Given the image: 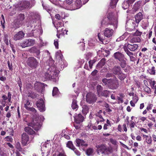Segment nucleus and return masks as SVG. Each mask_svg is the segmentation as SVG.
Wrapping results in <instances>:
<instances>
[{
    "mask_svg": "<svg viewBox=\"0 0 156 156\" xmlns=\"http://www.w3.org/2000/svg\"><path fill=\"white\" fill-rule=\"evenodd\" d=\"M59 72L55 67H50L44 73V77L46 79H54L58 76Z\"/></svg>",
    "mask_w": 156,
    "mask_h": 156,
    "instance_id": "f257e3e1",
    "label": "nucleus"
},
{
    "mask_svg": "<svg viewBox=\"0 0 156 156\" xmlns=\"http://www.w3.org/2000/svg\"><path fill=\"white\" fill-rule=\"evenodd\" d=\"M114 57L120 62V65L122 68H125L126 65V58L122 53L117 52L114 53Z\"/></svg>",
    "mask_w": 156,
    "mask_h": 156,
    "instance_id": "f03ea898",
    "label": "nucleus"
},
{
    "mask_svg": "<svg viewBox=\"0 0 156 156\" xmlns=\"http://www.w3.org/2000/svg\"><path fill=\"white\" fill-rule=\"evenodd\" d=\"M143 19V16L141 13L139 12L137 13L135 16V21L134 20H129L126 21V27L129 26V24H132L134 27V28L137 27L138 24L140 21Z\"/></svg>",
    "mask_w": 156,
    "mask_h": 156,
    "instance_id": "7ed1b4c3",
    "label": "nucleus"
},
{
    "mask_svg": "<svg viewBox=\"0 0 156 156\" xmlns=\"http://www.w3.org/2000/svg\"><path fill=\"white\" fill-rule=\"evenodd\" d=\"M25 18L24 15L23 14H20L17 17V19L15 20L12 23L13 27L15 29L19 28L23 24V20Z\"/></svg>",
    "mask_w": 156,
    "mask_h": 156,
    "instance_id": "20e7f679",
    "label": "nucleus"
},
{
    "mask_svg": "<svg viewBox=\"0 0 156 156\" xmlns=\"http://www.w3.org/2000/svg\"><path fill=\"white\" fill-rule=\"evenodd\" d=\"M96 147L97 152L99 154L103 153L108 154L112 152V149L110 148L107 147L104 145H97Z\"/></svg>",
    "mask_w": 156,
    "mask_h": 156,
    "instance_id": "39448f33",
    "label": "nucleus"
},
{
    "mask_svg": "<svg viewBox=\"0 0 156 156\" xmlns=\"http://www.w3.org/2000/svg\"><path fill=\"white\" fill-rule=\"evenodd\" d=\"M27 64L32 68H36L38 66L39 62L34 57H30L28 59Z\"/></svg>",
    "mask_w": 156,
    "mask_h": 156,
    "instance_id": "423d86ee",
    "label": "nucleus"
},
{
    "mask_svg": "<svg viewBox=\"0 0 156 156\" xmlns=\"http://www.w3.org/2000/svg\"><path fill=\"white\" fill-rule=\"evenodd\" d=\"M28 126L32 127L35 130H38L41 127V122L40 120H38L37 118L35 119L32 122L29 123Z\"/></svg>",
    "mask_w": 156,
    "mask_h": 156,
    "instance_id": "0eeeda50",
    "label": "nucleus"
},
{
    "mask_svg": "<svg viewBox=\"0 0 156 156\" xmlns=\"http://www.w3.org/2000/svg\"><path fill=\"white\" fill-rule=\"evenodd\" d=\"M113 13L111 12L108 14V17L105 18L101 22V25L102 27H105L106 25L109 24L113 20Z\"/></svg>",
    "mask_w": 156,
    "mask_h": 156,
    "instance_id": "6e6552de",
    "label": "nucleus"
},
{
    "mask_svg": "<svg viewBox=\"0 0 156 156\" xmlns=\"http://www.w3.org/2000/svg\"><path fill=\"white\" fill-rule=\"evenodd\" d=\"M34 43L35 41L34 39H26L20 43V45L22 48H25L32 46Z\"/></svg>",
    "mask_w": 156,
    "mask_h": 156,
    "instance_id": "1a4fd4ad",
    "label": "nucleus"
},
{
    "mask_svg": "<svg viewBox=\"0 0 156 156\" xmlns=\"http://www.w3.org/2000/svg\"><path fill=\"white\" fill-rule=\"evenodd\" d=\"M119 86V82L118 79L115 78L112 79L110 84L108 86L109 88L115 90L117 89Z\"/></svg>",
    "mask_w": 156,
    "mask_h": 156,
    "instance_id": "9d476101",
    "label": "nucleus"
},
{
    "mask_svg": "<svg viewBox=\"0 0 156 156\" xmlns=\"http://www.w3.org/2000/svg\"><path fill=\"white\" fill-rule=\"evenodd\" d=\"M29 139V137L26 133H23L22 134L21 143L23 146H26L30 143Z\"/></svg>",
    "mask_w": 156,
    "mask_h": 156,
    "instance_id": "9b49d317",
    "label": "nucleus"
},
{
    "mask_svg": "<svg viewBox=\"0 0 156 156\" xmlns=\"http://www.w3.org/2000/svg\"><path fill=\"white\" fill-rule=\"evenodd\" d=\"M18 6L20 10L28 9L31 7V6H30V2L28 1H23L20 2Z\"/></svg>",
    "mask_w": 156,
    "mask_h": 156,
    "instance_id": "f8f14e48",
    "label": "nucleus"
},
{
    "mask_svg": "<svg viewBox=\"0 0 156 156\" xmlns=\"http://www.w3.org/2000/svg\"><path fill=\"white\" fill-rule=\"evenodd\" d=\"M96 98L94 94L88 93L86 96V101L89 103H92L95 101Z\"/></svg>",
    "mask_w": 156,
    "mask_h": 156,
    "instance_id": "ddd939ff",
    "label": "nucleus"
},
{
    "mask_svg": "<svg viewBox=\"0 0 156 156\" xmlns=\"http://www.w3.org/2000/svg\"><path fill=\"white\" fill-rule=\"evenodd\" d=\"M37 106L40 112H43L45 111V105L42 99H41L38 101L37 103Z\"/></svg>",
    "mask_w": 156,
    "mask_h": 156,
    "instance_id": "4468645a",
    "label": "nucleus"
},
{
    "mask_svg": "<svg viewBox=\"0 0 156 156\" xmlns=\"http://www.w3.org/2000/svg\"><path fill=\"white\" fill-rule=\"evenodd\" d=\"M25 34V33L22 31H20L15 34L13 37L14 40L15 41L21 40L24 37Z\"/></svg>",
    "mask_w": 156,
    "mask_h": 156,
    "instance_id": "2eb2a0df",
    "label": "nucleus"
},
{
    "mask_svg": "<svg viewBox=\"0 0 156 156\" xmlns=\"http://www.w3.org/2000/svg\"><path fill=\"white\" fill-rule=\"evenodd\" d=\"M69 16V14L66 13L63 11L59 12L58 14L55 15V18L56 19L60 20L63 19H65L66 17Z\"/></svg>",
    "mask_w": 156,
    "mask_h": 156,
    "instance_id": "dca6fc26",
    "label": "nucleus"
},
{
    "mask_svg": "<svg viewBox=\"0 0 156 156\" xmlns=\"http://www.w3.org/2000/svg\"><path fill=\"white\" fill-rule=\"evenodd\" d=\"M113 34V30L112 29L108 28H106L104 30V34L105 37H111Z\"/></svg>",
    "mask_w": 156,
    "mask_h": 156,
    "instance_id": "f3484780",
    "label": "nucleus"
},
{
    "mask_svg": "<svg viewBox=\"0 0 156 156\" xmlns=\"http://www.w3.org/2000/svg\"><path fill=\"white\" fill-rule=\"evenodd\" d=\"M76 146L79 147L80 146L86 147L87 146V144L84 140L79 139H76Z\"/></svg>",
    "mask_w": 156,
    "mask_h": 156,
    "instance_id": "a211bd4d",
    "label": "nucleus"
},
{
    "mask_svg": "<svg viewBox=\"0 0 156 156\" xmlns=\"http://www.w3.org/2000/svg\"><path fill=\"white\" fill-rule=\"evenodd\" d=\"M64 24L62 22L59 21L57 22L56 24L55 25V27L57 29L58 32H60V31L62 32L63 30V28H62L63 27Z\"/></svg>",
    "mask_w": 156,
    "mask_h": 156,
    "instance_id": "6ab92c4d",
    "label": "nucleus"
},
{
    "mask_svg": "<svg viewBox=\"0 0 156 156\" xmlns=\"http://www.w3.org/2000/svg\"><path fill=\"white\" fill-rule=\"evenodd\" d=\"M122 69L119 66H115L112 69V72L113 74L117 75L122 72Z\"/></svg>",
    "mask_w": 156,
    "mask_h": 156,
    "instance_id": "aec40b11",
    "label": "nucleus"
},
{
    "mask_svg": "<svg viewBox=\"0 0 156 156\" xmlns=\"http://www.w3.org/2000/svg\"><path fill=\"white\" fill-rule=\"evenodd\" d=\"M127 47L128 49L131 51H134L137 49L138 46L136 44H130L128 43H127Z\"/></svg>",
    "mask_w": 156,
    "mask_h": 156,
    "instance_id": "412c9836",
    "label": "nucleus"
},
{
    "mask_svg": "<svg viewBox=\"0 0 156 156\" xmlns=\"http://www.w3.org/2000/svg\"><path fill=\"white\" fill-rule=\"evenodd\" d=\"M43 32V30L41 27H39L38 29H35L33 31V34L31 36H37L41 34Z\"/></svg>",
    "mask_w": 156,
    "mask_h": 156,
    "instance_id": "4be33fe9",
    "label": "nucleus"
},
{
    "mask_svg": "<svg viewBox=\"0 0 156 156\" xmlns=\"http://www.w3.org/2000/svg\"><path fill=\"white\" fill-rule=\"evenodd\" d=\"M83 120V117L80 114H78L75 117V121L77 124L82 122Z\"/></svg>",
    "mask_w": 156,
    "mask_h": 156,
    "instance_id": "5701e85b",
    "label": "nucleus"
},
{
    "mask_svg": "<svg viewBox=\"0 0 156 156\" xmlns=\"http://www.w3.org/2000/svg\"><path fill=\"white\" fill-rule=\"evenodd\" d=\"M105 63V59L104 58L102 59L100 62L97 65L96 68L97 69H100L101 68L104 66Z\"/></svg>",
    "mask_w": 156,
    "mask_h": 156,
    "instance_id": "b1692460",
    "label": "nucleus"
},
{
    "mask_svg": "<svg viewBox=\"0 0 156 156\" xmlns=\"http://www.w3.org/2000/svg\"><path fill=\"white\" fill-rule=\"evenodd\" d=\"M82 113L84 115H86L89 112V108L88 106L86 105H83L82 106Z\"/></svg>",
    "mask_w": 156,
    "mask_h": 156,
    "instance_id": "393cba45",
    "label": "nucleus"
},
{
    "mask_svg": "<svg viewBox=\"0 0 156 156\" xmlns=\"http://www.w3.org/2000/svg\"><path fill=\"white\" fill-rule=\"evenodd\" d=\"M44 83H41L39 82H36L34 85V88L36 90L40 89L42 87H44Z\"/></svg>",
    "mask_w": 156,
    "mask_h": 156,
    "instance_id": "a878e982",
    "label": "nucleus"
},
{
    "mask_svg": "<svg viewBox=\"0 0 156 156\" xmlns=\"http://www.w3.org/2000/svg\"><path fill=\"white\" fill-rule=\"evenodd\" d=\"M60 92L58 91V88L56 87L53 88L52 91V96L53 97H57L59 95Z\"/></svg>",
    "mask_w": 156,
    "mask_h": 156,
    "instance_id": "bb28decb",
    "label": "nucleus"
},
{
    "mask_svg": "<svg viewBox=\"0 0 156 156\" xmlns=\"http://www.w3.org/2000/svg\"><path fill=\"white\" fill-rule=\"evenodd\" d=\"M131 43L136 42H140L141 41V39L138 37H134L129 41Z\"/></svg>",
    "mask_w": 156,
    "mask_h": 156,
    "instance_id": "cd10ccee",
    "label": "nucleus"
},
{
    "mask_svg": "<svg viewBox=\"0 0 156 156\" xmlns=\"http://www.w3.org/2000/svg\"><path fill=\"white\" fill-rule=\"evenodd\" d=\"M96 115L97 116L96 119L97 124H98L99 122H103L104 121V119L103 118L101 115L99 113H97L96 114Z\"/></svg>",
    "mask_w": 156,
    "mask_h": 156,
    "instance_id": "c85d7f7f",
    "label": "nucleus"
},
{
    "mask_svg": "<svg viewBox=\"0 0 156 156\" xmlns=\"http://www.w3.org/2000/svg\"><path fill=\"white\" fill-rule=\"evenodd\" d=\"M25 131L30 135H32L35 132L29 126L25 127Z\"/></svg>",
    "mask_w": 156,
    "mask_h": 156,
    "instance_id": "c756f323",
    "label": "nucleus"
},
{
    "mask_svg": "<svg viewBox=\"0 0 156 156\" xmlns=\"http://www.w3.org/2000/svg\"><path fill=\"white\" fill-rule=\"evenodd\" d=\"M143 136L145 139L146 141L148 144H151L152 142V140L151 137H149L145 135H143Z\"/></svg>",
    "mask_w": 156,
    "mask_h": 156,
    "instance_id": "7c9ffc66",
    "label": "nucleus"
},
{
    "mask_svg": "<svg viewBox=\"0 0 156 156\" xmlns=\"http://www.w3.org/2000/svg\"><path fill=\"white\" fill-rule=\"evenodd\" d=\"M117 75L118 78L121 80H123L126 76V75L122 73V71Z\"/></svg>",
    "mask_w": 156,
    "mask_h": 156,
    "instance_id": "2f4dec72",
    "label": "nucleus"
},
{
    "mask_svg": "<svg viewBox=\"0 0 156 156\" xmlns=\"http://www.w3.org/2000/svg\"><path fill=\"white\" fill-rule=\"evenodd\" d=\"M111 80L112 79H108L106 78H104L102 80V81L105 85L108 87V86L110 84Z\"/></svg>",
    "mask_w": 156,
    "mask_h": 156,
    "instance_id": "473e14b6",
    "label": "nucleus"
},
{
    "mask_svg": "<svg viewBox=\"0 0 156 156\" xmlns=\"http://www.w3.org/2000/svg\"><path fill=\"white\" fill-rule=\"evenodd\" d=\"M98 37L99 40L103 44H106L105 42V40L104 38L105 37H103V35L100 33L98 34Z\"/></svg>",
    "mask_w": 156,
    "mask_h": 156,
    "instance_id": "72a5a7b5",
    "label": "nucleus"
},
{
    "mask_svg": "<svg viewBox=\"0 0 156 156\" xmlns=\"http://www.w3.org/2000/svg\"><path fill=\"white\" fill-rule=\"evenodd\" d=\"M118 0H111L110 3V7L113 8L116 7Z\"/></svg>",
    "mask_w": 156,
    "mask_h": 156,
    "instance_id": "f704fd0d",
    "label": "nucleus"
},
{
    "mask_svg": "<svg viewBox=\"0 0 156 156\" xmlns=\"http://www.w3.org/2000/svg\"><path fill=\"white\" fill-rule=\"evenodd\" d=\"M130 2L129 1L124 2L122 4V7L124 9H127L129 6V3Z\"/></svg>",
    "mask_w": 156,
    "mask_h": 156,
    "instance_id": "c9c22d12",
    "label": "nucleus"
},
{
    "mask_svg": "<svg viewBox=\"0 0 156 156\" xmlns=\"http://www.w3.org/2000/svg\"><path fill=\"white\" fill-rule=\"evenodd\" d=\"M72 108L73 109H76L77 110L78 108V105L77 104L76 101L73 100V101L72 104Z\"/></svg>",
    "mask_w": 156,
    "mask_h": 156,
    "instance_id": "e433bc0d",
    "label": "nucleus"
},
{
    "mask_svg": "<svg viewBox=\"0 0 156 156\" xmlns=\"http://www.w3.org/2000/svg\"><path fill=\"white\" fill-rule=\"evenodd\" d=\"M67 147L73 150L74 149L75 147L73 145L72 142L71 141H69L66 144Z\"/></svg>",
    "mask_w": 156,
    "mask_h": 156,
    "instance_id": "4c0bfd02",
    "label": "nucleus"
},
{
    "mask_svg": "<svg viewBox=\"0 0 156 156\" xmlns=\"http://www.w3.org/2000/svg\"><path fill=\"white\" fill-rule=\"evenodd\" d=\"M149 73L151 75H154L155 74V67L152 66L151 69H149L148 70Z\"/></svg>",
    "mask_w": 156,
    "mask_h": 156,
    "instance_id": "58836bf2",
    "label": "nucleus"
},
{
    "mask_svg": "<svg viewBox=\"0 0 156 156\" xmlns=\"http://www.w3.org/2000/svg\"><path fill=\"white\" fill-rule=\"evenodd\" d=\"M97 88L98 94L100 96L102 92L101 90L102 89V87L101 86L98 85L97 86Z\"/></svg>",
    "mask_w": 156,
    "mask_h": 156,
    "instance_id": "ea45409f",
    "label": "nucleus"
},
{
    "mask_svg": "<svg viewBox=\"0 0 156 156\" xmlns=\"http://www.w3.org/2000/svg\"><path fill=\"white\" fill-rule=\"evenodd\" d=\"M16 147L19 151H21L22 150V148L21 147L20 143L19 142H17L16 144Z\"/></svg>",
    "mask_w": 156,
    "mask_h": 156,
    "instance_id": "a19ab883",
    "label": "nucleus"
},
{
    "mask_svg": "<svg viewBox=\"0 0 156 156\" xmlns=\"http://www.w3.org/2000/svg\"><path fill=\"white\" fill-rule=\"evenodd\" d=\"M3 40L6 44L8 45H9V41L8 40V36L7 34L4 35Z\"/></svg>",
    "mask_w": 156,
    "mask_h": 156,
    "instance_id": "79ce46f5",
    "label": "nucleus"
},
{
    "mask_svg": "<svg viewBox=\"0 0 156 156\" xmlns=\"http://www.w3.org/2000/svg\"><path fill=\"white\" fill-rule=\"evenodd\" d=\"M109 91L108 90H104L103 91V92H102L101 93V95H102L105 97H107L108 96V95H109Z\"/></svg>",
    "mask_w": 156,
    "mask_h": 156,
    "instance_id": "37998d69",
    "label": "nucleus"
},
{
    "mask_svg": "<svg viewBox=\"0 0 156 156\" xmlns=\"http://www.w3.org/2000/svg\"><path fill=\"white\" fill-rule=\"evenodd\" d=\"M126 36V34H124L122 36H121L119 38H117L116 40V41H119L121 40H123L125 38Z\"/></svg>",
    "mask_w": 156,
    "mask_h": 156,
    "instance_id": "c03bdc74",
    "label": "nucleus"
},
{
    "mask_svg": "<svg viewBox=\"0 0 156 156\" xmlns=\"http://www.w3.org/2000/svg\"><path fill=\"white\" fill-rule=\"evenodd\" d=\"M95 62V60L94 59L92 60H90L89 61V67L90 69H91L92 68V66L94 63Z\"/></svg>",
    "mask_w": 156,
    "mask_h": 156,
    "instance_id": "a18cd8bd",
    "label": "nucleus"
},
{
    "mask_svg": "<svg viewBox=\"0 0 156 156\" xmlns=\"http://www.w3.org/2000/svg\"><path fill=\"white\" fill-rule=\"evenodd\" d=\"M30 105V102L28 100H26L24 103V107L27 110H28L30 107L28 106Z\"/></svg>",
    "mask_w": 156,
    "mask_h": 156,
    "instance_id": "49530a36",
    "label": "nucleus"
},
{
    "mask_svg": "<svg viewBox=\"0 0 156 156\" xmlns=\"http://www.w3.org/2000/svg\"><path fill=\"white\" fill-rule=\"evenodd\" d=\"M93 152V150L91 148L88 149L86 152L87 155L88 156L91 155Z\"/></svg>",
    "mask_w": 156,
    "mask_h": 156,
    "instance_id": "de8ad7c7",
    "label": "nucleus"
},
{
    "mask_svg": "<svg viewBox=\"0 0 156 156\" xmlns=\"http://www.w3.org/2000/svg\"><path fill=\"white\" fill-rule=\"evenodd\" d=\"M142 34V33L141 32L137 30L134 33H133V35L135 36H140Z\"/></svg>",
    "mask_w": 156,
    "mask_h": 156,
    "instance_id": "09e8293b",
    "label": "nucleus"
},
{
    "mask_svg": "<svg viewBox=\"0 0 156 156\" xmlns=\"http://www.w3.org/2000/svg\"><path fill=\"white\" fill-rule=\"evenodd\" d=\"M56 55L57 57L59 58H60L61 60H62V55L60 54V51H58L56 53Z\"/></svg>",
    "mask_w": 156,
    "mask_h": 156,
    "instance_id": "8fccbe9b",
    "label": "nucleus"
},
{
    "mask_svg": "<svg viewBox=\"0 0 156 156\" xmlns=\"http://www.w3.org/2000/svg\"><path fill=\"white\" fill-rule=\"evenodd\" d=\"M7 63L9 69L11 71L13 69V68L12 64L11 63L10 61H8Z\"/></svg>",
    "mask_w": 156,
    "mask_h": 156,
    "instance_id": "3c124183",
    "label": "nucleus"
},
{
    "mask_svg": "<svg viewBox=\"0 0 156 156\" xmlns=\"http://www.w3.org/2000/svg\"><path fill=\"white\" fill-rule=\"evenodd\" d=\"M144 90L147 93L149 94L151 92L150 89L147 86L145 87L144 88Z\"/></svg>",
    "mask_w": 156,
    "mask_h": 156,
    "instance_id": "603ef678",
    "label": "nucleus"
},
{
    "mask_svg": "<svg viewBox=\"0 0 156 156\" xmlns=\"http://www.w3.org/2000/svg\"><path fill=\"white\" fill-rule=\"evenodd\" d=\"M125 51L126 53L128 56H129V57L133 55V53L131 52L127 49H126V50H125Z\"/></svg>",
    "mask_w": 156,
    "mask_h": 156,
    "instance_id": "864d4df0",
    "label": "nucleus"
},
{
    "mask_svg": "<svg viewBox=\"0 0 156 156\" xmlns=\"http://www.w3.org/2000/svg\"><path fill=\"white\" fill-rule=\"evenodd\" d=\"M138 100V97L136 96H134L133 97V101L134 103H136Z\"/></svg>",
    "mask_w": 156,
    "mask_h": 156,
    "instance_id": "5fc2aeb1",
    "label": "nucleus"
},
{
    "mask_svg": "<svg viewBox=\"0 0 156 156\" xmlns=\"http://www.w3.org/2000/svg\"><path fill=\"white\" fill-rule=\"evenodd\" d=\"M54 44L55 47V48L58 49V41L57 39H55L54 40Z\"/></svg>",
    "mask_w": 156,
    "mask_h": 156,
    "instance_id": "6e6d98bb",
    "label": "nucleus"
},
{
    "mask_svg": "<svg viewBox=\"0 0 156 156\" xmlns=\"http://www.w3.org/2000/svg\"><path fill=\"white\" fill-rule=\"evenodd\" d=\"M110 141L113 144L115 145H116L117 144V141L114 139H111L110 140Z\"/></svg>",
    "mask_w": 156,
    "mask_h": 156,
    "instance_id": "4d7b16f0",
    "label": "nucleus"
},
{
    "mask_svg": "<svg viewBox=\"0 0 156 156\" xmlns=\"http://www.w3.org/2000/svg\"><path fill=\"white\" fill-rule=\"evenodd\" d=\"M28 97H31L32 98H34L35 97V95L32 92L30 93H29L28 94Z\"/></svg>",
    "mask_w": 156,
    "mask_h": 156,
    "instance_id": "13d9d810",
    "label": "nucleus"
},
{
    "mask_svg": "<svg viewBox=\"0 0 156 156\" xmlns=\"http://www.w3.org/2000/svg\"><path fill=\"white\" fill-rule=\"evenodd\" d=\"M75 152V153L77 155L79 156L80 155V153L79 151L76 149L75 148L73 150Z\"/></svg>",
    "mask_w": 156,
    "mask_h": 156,
    "instance_id": "bf43d9fd",
    "label": "nucleus"
},
{
    "mask_svg": "<svg viewBox=\"0 0 156 156\" xmlns=\"http://www.w3.org/2000/svg\"><path fill=\"white\" fill-rule=\"evenodd\" d=\"M27 110L33 112L34 113H36V110L33 108H30Z\"/></svg>",
    "mask_w": 156,
    "mask_h": 156,
    "instance_id": "052dcab7",
    "label": "nucleus"
},
{
    "mask_svg": "<svg viewBox=\"0 0 156 156\" xmlns=\"http://www.w3.org/2000/svg\"><path fill=\"white\" fill-rule=\"evenodd\" d=\"M0 103L2 105V106L4 107L5 106V105L6 103V101H4L2 100H1L0 101Z\"/></svg>",
    "mask_w": 156,
    "mask_h": 156,
    "instance_id": "680f3d73",
    "label": "nucleus"
},
{
    "mask_svg": "<svg viewBox=\"0 0 156 156\" xmlns=\"http://www.w3.org/2000/svg\"><path fill=\"white\" fill-rule=\"evenodd\" d=\"M32 87V85L30 84H27L26 86L24 87L25 89H27L28 88H31Z\"/></svg>",
    "mask_w": 156,
    "mask_h": 156,
    "instance_id": "e2e57ef3",
    "label": "nucleus"
},
{
    "mask_svg": "<svg viewBox=\"0 0 156 156\" xmlns=\"http://www.w3.org/2000/svg\"><path fill=\"white\" fill-rule=\"evenodd\" d=\"M153 106V105L152 104H150L147 108V110H149L151 109L152 107Z\"/></svg>",
    "mask_w": 156,
    "mask_h": 156,
    "instance_id": "0e129e2a",
    "label": "nucleus"
},
{
    "mask_svg": "<svg viewBox=\"0 0 156 156\" xmlns=\"http://www.w3.org/2000/svg\"><path fill=\"white\" fill-rule=\"evenodd\" d=\"M56 156H66L64 152H60Z\"/></svg>",
    "mask_w": 156,
    "mask_h": 156,
    "instance_id": "69168bd1",
    "label": "nucleus"
},
{
    "mask_svg": "<svg viewBox=\"0 0 156 156\" xmlns=\"http://www.w3.org/2000/svg\"><path fill=\"white\" fill-rule=\"evenodd\" d=\"M135 125V123L133 121H132L130 125V127L131 129L134 127Z\"/></svg>",
    "mask_w": 156,
    "mask_h": 156,
    "instance_id": "338daca9",
    "label": "nucleus"
},
{
    "mask_svg": "<svg viewBox=\"0 0 156 156\" xmlns=\"http://www.w3.org/2000/svg\"><path fill=\"white\" fill-rule=\"evenodd\" d=\"M136 139L137 141H140L142 140V138L141 136L139 135L136 137Z\"/></svg>",
    "mask_w": 156,
    "mask_h": 156,
    "instance_id": "774afa93",
    "label": "nucleus"
}]
</instances>
